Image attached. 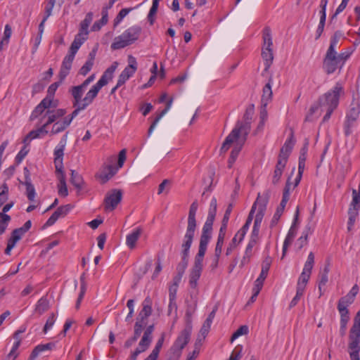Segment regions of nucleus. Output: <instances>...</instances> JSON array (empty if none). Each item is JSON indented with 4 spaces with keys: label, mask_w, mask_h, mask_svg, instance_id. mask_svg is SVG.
<instances>
[{
    "label": "nucleus",
    "mask_w": 360,
    "mask_h": 360,
    "mask_svg": "<svg viewBox=\"0 0 360 360\" xmlns=\"http://www.w3.org/2000/svg\"><path fill=\"white\" fill-rule=\"evenodd\" d=\"M217 199L212 198L210 201L208 214L202 229L198 252L195 257L193 268L202 270L204 256L207 251V245L212 238V226L217 214Z\"/></svg>",
    "instance_id": "1"
},
{
    "label": "nucleus",
    "mask_w": 360,
    "mask_h": 360,
    "mask_svg": "<svg viewBox=\"0 0 360 360\" xmlns=\"http://www.w3.org/2000/svg\"><path fill=\"white\" fill-rule=\"evenodd\" d=\"M344 93L343 87L340 83H336L332 89L325 93L319 99V106L321 110H326V113L323 118V122H327L339 104V98L341 94Z\"/></svg>",
    "instance_id": "2"
},
{
    "label": "nucleus",
    "mask_w": 360,
    "mask_h": 360,
    "mask_svg": "<svg viewBox=\"0 0 360 360\" xmlns=\"http://www.w3.org/2000/svg\"><path fill=\"white\" fill-rule=\"evenodd\" d=\"M94 14L92 12H89L86 14L85 18L81 21L78 33L75 35L73 41L70 47L69 53L67 56L75 58V56L81 47V46L88 39L89 34V27L93 20Z\"/></svg>",
    "instance_id": "3"
},
{
    "label": "nucleus",
    "mask_w": 360,
    "mask_h": 360,
    "mask_svg": "<svg viewBox=\"0 0 360 360\" xmlns=\"http://www.w3.org/2000/svg\"><path fill=\"white\" fill-rule=\"evenodd\" d=\"M348 349L351 360H360V309L349 331Z\"/></svg>",
    "instance_id": "4"
},
{
    "label": "nucleus",
    "mask_w": 360,
    "mask_h": 360,
    "mask_svg": "<svg viewBox=\"0 0 360 360\" xmlns=\"http://www.w3.org/2000/svg\"><path fill=\"white\" fill-rule=\"evenodd\" d=\"M141 33V27L139 25L129 27L122 34L115 38L114 41L110 46L111 49L118 50L134 44L138 40Z\"/></svg>",
    "instance_id": "5"
},
{
    "label": "nucleus",
    "mask_w": 360,
    "mask_h": 360,
    "mask_svg": "<svg viewBox=\"0 0 360 360\" xmlns=\"http://www.w3.org/2000/svg\"><path fill=\"white\" fill-rule=\"evenodd\" d=\"M72 98V103L75 110L69 117H64L67 121H70V124L72 120L76 117L80 111L85 110L90 105L96 98L90 93L87 92L84 98L74 92H69Z\"/></svg>",
    "instance_id": "6"
},
{
    "label": "nucleus",
    "mask_w": 360,
    "mask_h": 360,
    "mask_svg": "<svg viewBox=\"0 0 360 360\" xmlns=\"http://www.w3.org/2000/svg\"><path fill=\"white\" fill-rule=\"evenodd\" d=\"M263 46L262 50V57L264 60V71L267 72L270 68L273 60V41L271 37V31L269 27L263 30Z\"/></svg>",
    "instance_id": "7"
},
{
    "label": "nucleus",
    "mask_w": 360,
    "mask_h": 360,
    "mask_svg": "<svg viewBox=\"0 0 360 360\" xmlns=\"http://www.w3.org/2000/svg\"><path fill=\"white\" fill-rule=\"evenodd\" d=\"M192 332V326H186V328L182 330L174 342L173 345L169 349L170 354H172L176 357L180 358L182 350L189 342Z\"/></svg>",
    "instance_id": "8"
},
{
    "label": "nucleus",
    "mask_w": 360,
    "mask_h": 360,
    "mask_svg": "<svg viewBox=\"0 0 360 360\" xmlns=\"http://www.w3.org/2000/svg\"><path fill=\"white\" fill-rule=\"evenodd\" d=\"M255 112V105L250 104L245 112L243 120L238 121L234 128H238L241 133L243 140H246L250 131L251 122Z\"/></svg>",
    "instance_id": "9"
},
{
    "label": "nucleus",
    "mask_w": 360,
    "mask_h": 360,
    "mask_svg": "<svg viewBox=\"0 0 360 360\" xmlns=\"http://www.w3.org/2000/svg\"><path fill=\"white\" fill-rule=\"evenodd\" d=\"M342 68L338 57V52L336 51L327 50L323 61V69L326 73L331 75L338 69H341Z\"/></svg>",
    "instance_id": "10"
},
{
    "label": "nucleus",
    "mask_w": 360,
    "mask_h": 360,
    "mask_svg": "<svg viewBox=\"0 0 360 360\" xmlns=\"http://www.w3.org/2000/svg\"><path fill=\"white\" fill-rule=\"evenodd\" d=\"M117 66V63H114L110 67H109L101 77L99 80L93 85L91 89L88 91L95 98L97 97L98 92L103 86H105L110 80L113 77V73L115 71Z\"/></svg>",
    "instance_id": "11"
},
{
    "label": "nucleus",
    "mask_w": 360,
    "mask_h": 360,
    "mask_svg": "<svg viewBox=\"0 0 360 360\" xmlns=\"http://www.w3.org/2000/svg\"><path fill=\"white\" fill-rule=\"evenodd\" d=\"M122 198V192L119 189H112L108 191L104 199V209L105 211L114 210Z\"/></svg>",
    "instance_id": "12"
},
{
    "label": "nucleus",
    "mask_w": 360,
    "mask_h": 360,
    "mask_svg": "<svg viewBox=\"0 0 360 360\" xmlns=\"http://www.w3.org/2000/svg\"><path fill=\"white\" fill-rule=\"evenodd\" d=\"M198 205L197 201H194L190 206L188 216V224L186 227V231L184 236L193 237L195 236L197 223L195 219L196 212L198 210Z\"/></svg>",
    "instance_id": "13"
},
{
    "label": "nucleus",
    "mask_w": 360,
    "mask_h": 360,
    "mask_svg": "<svg viewBox=\"0 0 360 360\" xmlns=\"http://www.w3.org/2000/svg\"><path fill=\"white\" fill-rule=\"evenodd\" d=\"M246 140H243V137L241 133L239 131L238 128H233L231 132L225 139L221 147V153L226 152L231 147V146L238 142L245 143Z\"/></svg>",
    "instance_id": "14"
},
{
    "label": "nucleus",
    "mask_w": 360,
    "mask_h": 360,
    "mask_svg": "<svg viewBox=\"0 0 360 360\" xmlns=\"http://www.w3.org/2000/svg\"><path fill=\"white\" fill-rule=\"evenodd\" d=\"M155 329L154 324H151L148 326L143 332V335L139 343V347L135 349V351H139V353L141 354L149 347L150 343L153 340V333Z\"/></svg>",
    "instance_id": "15"
},
{
    "label": "nucleus",
    "mask_w": 360,
    "mask_h": 360,
    "mask_svg": "<svg viewBox=\"0 0 360 360\" xmlns=\"http://www.w3.org/2000/svg\"><path fill=\"white\" fill-rule=\"evenodd\" d=\"M298 216H299V207H297V210L295 211V215H294L292 224L291 225V226L288 231V233L285 238V240L283 242V257H284V255L287 251L288 247L292 243V242L293 241V240L297 234V227L296 226V224L298 221Z\"/></svg>",
    "instance_id": "16"
},
{
    "label": "nucleus",
    "mask_w": 360,
    "mask_h": 360,
    "mask_svg": "<svg viewBox=\"0 0 360 360\" xmlns=\"http://www.w3.org/2000/svg\"><path fill=\"white\" fill-rule=\"evenodd\" d=\"M72 209V205L70 204L58 207L48 219L44 224V226H51L53 225L59 218L65 217Z\"/></svg>",
    "instance_id": "17"
},
{
    "label": "nucleus",
    "mask_w": 360,
    "mask_h": 360,
    "mask_svg": "<svg viewBox=\"0 0 360 360\" xmlns=\"http://www.w3.org/2000/svg\"><path fill=\"white\" fill-rule=\"evenodd\" d=\"M193 237L184 236L181 243V261L179 263L186 269L188 263L190 248L193 241Z\"/></svg>",
    "instance_id": "18"
},
{
    "label": "nucleus",
    "mask_w": 360,
    "mask_h": 360,
    "mask_svg": "<svg viewBox=\"0 0 360 360\" xmlns=\"http://www.w3.org/2000/svg\"><path fill=\"white\" fill-rule=\"evenodd\" d=\"M359 113L360 108L358 107L352 108L347 113L345 123V133L347 136H349L352 133L351 128L359 117Z\"/></svg>",
    "instance_id": "19"
},
{
    "label": "nucleus",
    "mask_w": 360,
    "mask_h": 360,
    "mask_svg": "<svg viewBox=\"0 0 360 360\" xmlns=\"http://www.w3.org/2000/svg\"><path fill=\"white\" fill-rule=\"evenodd\" d=\"M52 106L49 98H44L33 110L30 117V120H34Z\"/></svg>",
    "instance_id": "20"
},
{
    "label": "nucleus",
    "mask_w": 360,
    "mask_h": 360,
    "mask_svg": "<svg viewBox=\"0 0 360 360\" xmlns=\"http://www.w3.org/2000/svg\"><path fill=\"white\" fill-rule=\"evenodd\" d=\"M67 138L68 134H65L60 139L58 144L54 149L53 155H54V163H60L62 164L63 158L64 155V150L67 143Z\"/></svg>",
    "instance_id": "21"
},
{
    "label": "nucleus",
    "mask_w": 360,
    "mask_h": 360,
    "mask_svg": "<svg viewBox=\"0 0 360 360\" xmlns=\"http://www.w3.org/2000/svg\"><path fill=\"white\" fill-rule=\"evenodd\" d=\"M295 142L296 141L294 137V133L292 131H291L289 137L287 139L283 146L281 147L278 156L288 159V157L292 150Z\"/></svg>",
    "instance_id": "22"
},
{
    "label": "nucleus",
    "mask_w": 360,
    "mask_h": 360,
    "mask_svg": "<svg viewBox=\"0 0 360 360\" xmlns=\"http://www.w3.org/2000/svg\"><path fill=\"white\" fill-rule=\"evenodd\" d=\"M119 168L112 164L105 166L98 174V178L104 184L111 179L117 172Z\"/></svg>",
    "instance_id": "23"
},
{
    "label": "nucleus",
    "mask_w": 360,
    "mask_h": 360,
    "mask_svg": "<svg viewBox=\"0 0 360 360\" xmlns=\"http://www.w3.org/2000/svg\"><path fill=\"white\" fill-rule=\"evenodd\" d=\"M73 60L74 58H71V57L68 56H65L59 72V78L60 82H63L69 75Z\"/></svg>",
    "instance_id": "24"
},
{
    "label": "nucleus",
    "mask_w": 360,
    "mask_h": 360,
    "mask_svg": "<svg viewBox=\"0 0 360 360\" xmlns=\"http://www.w3.org/2000/svg\"><path fill=\"white\" fill-rule=\"evenodd\" d=\"M94 75H90L81 84L71 86L69 89V92H74L77 94L83 96L86 90L87 86L94 80Z\"/></svg>",
    "instance_id": "25"
},
{
    "label": "nucleus",
    "mask_w": 360,
    "mask_h": 360,
    "mask_svg": "<svg viewBox=\"0 0 360 360\" xmlns=\"http://www.w3.org/2000/svg\"><path fill=\"white\" fill-rule=\"evenodd\" d=\"M353 302V299L349 295L341 297L338 303V309L340 316L349 315L347 307Z\"/></svg>",
    "instance_id": "26"
},
{
    "label": "nucleus",
    "mask_w": 360,
    "mask_h": 360,
    "mask_svg": "<svg viewBox=\"0 0 360 360\" xmlns=\"http://www.w3.org/2000/svg\"><path fill=\"white\" fill-rule=\"evenodd\" d=\"M137 70V62L135 57L131 55L128 56V65L122 71L127 79L132 77Z\"/></svg>",
    "instance_id": "27"
},
{
    "label": "nucleus",
    "mask_w": 360,
    "mask_h": 360,
    "mask_svg": "<svg viewBox=\"0 0 360 360\" xmlns=\"http://www.w3.org/2000/svg\"><path fill=\"white\" fill-rule=\"evenodd\" d=\"M266 210V199H264V200H261V202L259 205V210H257V212L256 213V215L255 217V221H254V224H253L254 228L260 229V226H261L262 219L264 218V216L265 214Z\"/></svg>",
    "instance_id": "28"
},
{
    "label": "nucleus",
    "mask_w": 360,
    "mask_h": 360,
    "mask_svg": "<svg viewBox=\"0 0 360 360\" xmlns=\"http://www.w3.org/2000/svg\"><path fill=\"white\" fill-rule=\"evenodd\" d=\"M273 83V78L271 76L269 79L268 82L263 87L262 96L261 99V103L268 104L272 99V90L271 84Z\"/></svg>",
    "instance_id": "29"
},
{
    "label": "nucleus",
    "mask_w": 360,
    "mask_h": 360,
    "mask_svg": "<svg viewBox=\"0 0 360 360\" xmlns=\"http://www.w3.org/2000/svg\"><path fill=\"white\" fill-rule=\"evenodd\" d=\"M142 232L141 228H136L133 231L127 236L126 244L130 249H134L136 246V243L139 238Z\"/></svg>",
    "instance_id": "30"
},
{
    "label": "nucleus",
    "mask_w": 360,
    "mask_h": 360,
    "mask_svg": "<svg viewBox=\"0 0 360 360\" xmlns=\"http://www.w3.org/2000/svg\"><path fill=\"white\" fill-rule=\"evenodd\" d=\"M172 101H173V99L171 98L167 102V104H166V107L165 108L161 111V112L157 115V117L155 118V120H153V122H152L151 125L150 126L149 129H148V136H150L153 131L154 130V129L155 128L156 125L158 124V123L159 122V121L160 120V119L168 112V110L170 109L171 108V105L172 104Z\"/></svg>",
    "instance_id": "31"
},
{
    "label": "nucleus",
    "mask_w": 360,
    "mask_h": 360,
    "mask_svg": "<svg viewBox=\"0 0 360 360\" xmlns=\"http://www.w3.org/2000/svg\"><path fill=\"white\" fill-rule=\"evenodd\" d=\"M306 159H307V155H304V154H301V153L300 154L299 162H298V174L295 179V184L293 186V188H295L296 186H297L301 181L302 174L304 172V167H305Z\"/></svg>",
    "instance_id": "32"
},
{
    "label": "nucleus",
    "mask_w": 360,
    "mask_h": 360,
    "mask_svg": "<svg viewBox=\"0 0 360 360\" xmlns=\"http://www.w3.org/2000/svg\"><path fill=\"white\" fill-rule=\"evenodd\" d=\"M165 336V334L163 333L161 335V337L157 341L154 349H153L150 355L145 360H157L160 351L164 343Z\"/></svg>",
    "instance_id": "33"
},
{
    "label": "nucleus",
    "mask_w": 360,
    "mask_h": 360,
    "mask_svg": "<svg viewBox=\"0 0 360 360\" xmlns=\"http://www.w3.org/2000/svg\"><path fill=\"white\" fill-rule=\"evenodd\" d=\"M66 114V110L65 109H55L50 110L49 108L45 114L40 118V122H42L43 119L46 117V115H49L53 119L54 122L59 118L63 117Z\"/></svg>",
    "instance_id": "34"
},
{
    "label": "nucleus",
    "mask_w": 360,
    "mask_h": 360,
    "mask_svg": "<svg viewBox=\"0 0 360 360\" xmlns=\"http://www.w3.org/2000/svg\"><path fill=\"white\" fill-rule=\"evenodd\" d=\"M202 270L193 268L191 269L189 274V285L191 288H196L198 286V281L199 280Z\"/></svg>",
    "instance_id": "35"
},
{
    "label": "nucleus",
    "mask_w": 360,
    "mask_h": 360,
    "mask_svg": "<svg viewBox=\"0 0 360 360\" xmlns=\"http://www.w3.org/2000/svg\"><path fill=\"white\" fill-rule=\"evenodd\" d=\"M257 243L254 240H249V242L246 246V248H245L244 256L240 262V266H243L245 264L249 262L250 259L253 254L252 249L256 245Z\"/></svg>",
    "instance_id": "36"
},
{
    "label": "nucleus",
    "mask_w": 360,
    "mask_h": 360,
    "mask_svg": "<svg viewBox=\"0 0 360 360\" xmlns=\"http://www.w3.org/2000/svg\"><path fill=\"white\" fill-rule=\"evenodd\" d=\"M24 184L26 186V195L30 201L34 200L36 192L34 185L31 182V179L28 175H26Z\"/></svg>",
    "instance_id": "37"
},
{
    "label": "nucleus",
    "mask_w": 360,
    "mask_h": 360,
    "mask_svg": "<svg viewBox=\"0 0 360 360\" xmlns=\"http://www.w3.org/2000/svg\"><path fill=\"white\" fill-rule=\"evenodd\" d=\"M70 125V121H67L65 118L62 121L54 123L51 131V134H56L63 131Z\"/></svg>",
    "instance_id": "38"
},
{
    "label": "nucleus",
    "mask_w": 360,
    "mask_h": 360,
    "mask_svg": "<svg viewBox=\"0 0 360 360\" xmlns=\"http://www.w3.org/2000/svg\"><path fill=\"white\" fill-rule=\"evenodd\" d=\"M310 272H305L302 271L297 281V289L304 291L306 285L310 278Z\"/></svg>",
    "instance_id": "39"
},
{
    "label": "nucleus",
    "mask_w": 360,
    "mask_h": 360,
    "mask_svg": "<svg viewBox=\"0 0 360 360\" xmlns=\"http://www.w3.org/2000/svg\"><path fill=\"white\" fill-rule=\"evenodd\" d=\"M70 182L77 189L80 190L82 188L84 184L83 179L82 176L75 170H71Z\"/></svg>",
    "instance_id": "40"
},
{
    "label": "nucleus",
    "mask_w": 360,
    "mask_h": 360,
    "mask_svg": "<svg viewBox=\"0 0 360 360\" xmlns=\"http://www.w3.org/2000/svg\"><path fill=\"white\" fill-rule=\"evenodd\" d=\"M49 307V301L45 297L40 298L35 307V311L39 314H42L48 310Z\"/></svg>",
    "instance_id": "41"
},
{
    "label": "nucleus",
    "mask_w": 360,
    "mask_h": 360,
    "mask_svg": "<svg viewBox=\"0 0 360 360\" xmlns=\"http://www.w3.org/2000/svg\"><path fill=\"white\" fill-rule=\"evenodd\" d=\"M348 215L349 219L347 222V229L350 231L352 229L358 216V209L349 207L348 210Z\"/></svg>",
    "instance_id": "42"
},
{
    "label": "nucleus",
    "mask_w": 360,
    "mask_h": 360,
    "mask_svg": "<svg viewBox=\"0 0 360 360\" xmlns=\"http://www.w3.org/2000/svg\"><path fill=\"white\" fill-rule=\"evenodd\" d=\"M269 194L268 191L264 193H263L262 195H261L260 193H259L258 195H257V200L253 203V205H252V206L251 207L250 213H252V214H254L255 211H256L257 207H257V210H259V205H260L261 200H262L264 199H266V205H267L268 202H269Z\"/></svg>",
    "instance_id": "43"
},
{
    "label": "nucleus",
    "mask_w": 360,
    "mask_h": 360,
    "mask_svg": "<svg viewBox=\"0 0 360 360\" xmlns=\"http://www.w3.org/2000/svg\"><path fill=\"white\" fill-rule=\"evenodd\" d=\"M59 185H58V194L61 196L65 197L68 195V188L65 181V175L58 176Z\"/></svg>",
    "instance_id": "44"
},
{
    "label": "nucleus",
    "mask_w": 360,
    "mask_h": 360,
    "mask_svg": "<svg viewBox=\"0 0 360 360\" xmlns=\"http://www.w3.org/2000/svg\"><path fill=\"white\" fill-rule=\"evenodd\" d=\"M329 269L328 267H325L323 269V271L321 273L320 275V279L319 281V290L320 292V296L323 295L322 292V288L326 285L327 283L328 278V274Z\"/></svg>",
    "instance_id": "45"
},
{
    "label": "nucleus",
    "mask_w": 360,
    "mask_h": 360,
    "mask_svg": "<svg viewBox=\"0 0 360 360\" xmlns=\"http://www.w3.org/2000/svg\"><path fill=\"white\" fill-rule=\"evenodd\" d=\"M132 10V8H122L117 15L113 21V27L115 28L124 18V17Z\"/></svg>",
    "instance_id": "46"
},
{
    "label": "nucleus",
    "mask_w": 360,
    "mask_h": 360,
    "mask_svg": "<svg viewBox=\"0 0 360 360\" xmlns=\"http://www.w3.org/2000/svg\"><path fill=\"white\" fill-rule=\"evenodd\" d=\"M342 36L340 31H336L334 34L331 37L330 40V45L328 48V51H335L336 46L339 42L340 38Z\"/></svg>",
    "instance_id": "47"
},
{
    "label": "nucleus",
    "mask_w": 360,
    "mask_h": 360,
    "mask_svg": "<svg viewBox=\"0 0 360 360\" xmlns=\"http://www.w3.org/2000/svg\"><path fill=\"white\" fill-rule=\"evenodd\" d=\"M314 264V255L312 252H310L307 257V261L304 263L302 271L305 272H310V274H311V270L313 269Z\"/></svg>",
    "instance_id": "48"
},
{
    "label": "nucleus",
    "mask_w": 360,
    "mask_h": 360,
    "mask_svg": "<svg viewBox=\"0 0 360 360\" xmlns=\"http://www.w3.org/2000/svg\"><path fill=\"white\" fill-rule=\"evenodd\" d=\"M55 346L54 343L49 342L44 345H39L34 347V349L32 350L34 352V355H39L42 352L46 351V350H51L53 347Z\"/></svg>",
    "instance_id": "49"
},
{
    "label": "nucleus",
    "mask_w": 360,
    "mask_h": 360,
    "mask_svg": "<svg viewBox=\"0 0 360 360\" xmlns=\"http://www.w3.org/2000/svg\"><path fill=\"white\" fill-rule=\"evenodd\" d=\"M0 218H1V220H0V236H1L5 232L6 229L8 226V223L11 220V217L7 214L0 213Z\"/></svg>",
    "instance_id": "50"
},
{
    "label": "nucleus",
    "mask_w": 360,
    "mask_h": 360,
    "mask_svg": "<svg viewBox=\"0 0 360 360\" xmlns=\"http://www.w3.org/2000/svg\"><path fill=\"white\" fill-rule=\"evenodd\" d=\"M22 236L23 235L15 229L12 231L11 236L8 240L7 243L15 247L16 243L22 238Z\"/></svg>",
    "instance_id": "51"
},
{
    "label": "nucleus",
    "mask_w": 360,
    "mask_h": 360,
    "mask_svg": "<svg viewBox=\"0 0 360 360\" xmlns=\"http://www.w3.org/2000/svg\"><path fill=\"white\" fill-rule=\"evenodd\" d=\"M60 82H61L60 81L54 82L49 86L48 91H47V96L45 98H49L51 104H53L54 94H55L57 89L58 88Z\"/></svg>",
    "instance_id": "52"
},
{
    "label": "nucleus",
    "mask_w": 360,
    "mask_h": 360,
    "mask_svg": "<svg viewBox=\"0 0 360 360\" xmlns=\"http://www.w3.org/2000/svg\"><path fill=\"white\" fill-rule=\"evenodd\" d=\"M249 332V328L247 326L243 325L240 326L232 335L231 340L233 342L234 340L237 339L238 337L247 335Z\"/></svg>",
    "instance_id": "53"
},
{
    "label": "nucleus",
    "mask_w": 360,
    "mask_h": 360,
    "mask_svg": "<svg viewBox=\"0 0 360 360\" xmlns=\"http://www.w3.org/2000/svg\"><path fill=\"white\" fill-rule=\"evenodd\" d=\"M243 346L241 345H237L230 356L229 360H240L242 357Z\"/></svg>",
    "instance_id": "54"
},
{
    "label": "nucleus",
    "mask_w": 360,
    "mask_h": 360,
    "mask_svg": "<svg viewBox=\"0 0 360 360\" xmlns=\"http://www.w3.org/2000/svg\"><path fill=\"white\" fill-rule=\"evenodd\" d=\"M266 277V275L260 273L259 277L255 281V284L252 288L261 291Z\"/></svg>",
    "instance_id": "55"
},
{
    "label": "nucleus",
    "mask_w": 360,
    "mask_h": 360,
    "mask_svg": "<svg viewBox=\"0 0 360 360\" xmlns=\"http://www.w3.org/2000/svg\"><path fill=\"white\" fill-rule=\"evenodd\" d=\"M20 344L21 343H20L19 340L14 342V343L12 346V348L8 354V358H13V360H15L18 357V349Z\"/></svg>",
    "instance_id": "56"
},
{
    "label": "nucleus",
    "mask_w": 360,
    "mask_h": 360,
    "mask_svg": "<svg viewBox=\"0 0 360 360\" xmlns=\"http://www.w3.org/2000/svg\"><path fill=\"white\" fill-rule=\"evenodd\" d=\"M29 149H27V146H23V148L18 152V153L15 156V161L16 164H20L25 158V157L27 155Z\"/></svg>",
    "instance_id": "57"
},
{
    "label": "nucleus",
    "mask_w": 360,
    "mask_h": 360,
    "mask_svg": "<svg viewBox=\"0 0 360 360\" xmlns=\"http://www.w3.org/2000/svg\"><path fill=\"white\" fill-rule=\"evenodd\" d=\"M283 211L284 210H280L279 208L276 209V212L274 213V214L271 219V223H270L271 228H273L274 226H275L277 224L281 215L283 213Z\"/></svg>",
    "instance_id": "58"
},
{
    "label": "nucleus",
    "mask_w": 360,
    "mask_h": 360,
    "mask_svg": "<svg viewBox=\"0 0 360 360\" xmlns=\"http://www.w3.org/2000/svg\"><path fill=\"white\" fill-rule=\"evenodd\" d=\"M287 162H288V159H286L285 158L278 156L277 163L275 167V169L276 170L278 169V171L283 172V170L285 167Z\"/></svg>",
    "instance_id": "59"
},
{
    "label": "nucleus",
    "mask_w": 360,
    "mask_h": 360,
    "mask_svg": "<svg viewBox=\"0 0 360 360\" xmlns=\"http://www.w3.org/2000/svg\"><path fill=\"white\" fill-rule=\"evenodd\" d=\"M108 20L101 17L99 20L96 21L91 27V31L96 32L101 29V27L108 23Z\"/></svg>",
    "instance_id": "60"
},
{
    "label": "nucleus",
    "mask_w": 360,
    "mask_h": 360,
    "mask_svg": "<svg viewBox=\"0 0 360 360\" xmlns=\"http://www.w3.org/2000/svg\"><path fill=\"white\" fill-rule=\"evenodd\" d=\"M271 264V259L270 257H266L262 262V270H261L260 273L268 276V273H269V271L270 269Z\"/></svg>",
    "instance_id": "61"
},
{
    "label": "nucleus",
    "mask_w": 360,
    "mask_h": 360,
    "mask_svg": "<svg viewBox=\"0 0 360 360\" xmlns=\"http://www.w3.org/2000/svg\"><path fill=\"white\" fill-rule=\"evenodd\" d=\"M250 224H251L245 222L243 227L236 233V236H239V242H241L243 240Z\"/></svg>",
    "instance_id": "62"
},
{
    "label": "nucleus",
    "mask_w": 360,
    "mask_h": 360,
    "mask_svg": "<svg viewBox=\"0 0 360 360\" xmlns=\"http://www.w3.org/2000/svg\"><path fill=\"white\" fill-rule=\"evenodd\" d=\"M360 203V194L357 193L356 190L352 191V201L349 207L357 208L358 204Z\"/></svg>",
    "instance_id": "63"
},
{
    "label": "nucleus",
    "mask_w": 360,
    "mask_h": 360,
    "mask_svg": "<svg viewBox=\"0 0 360 360\" xmlns=\"http://www.w3.org/2000/svg\"><path fill=\"white\" fill-rule=\"evenodd\" d=\"M93 65L94 64L92 63L86 61L85 63L80 68L79 73L83 76L86 75L89 73V72L91 70Z\"/></svg>",
    "instance_id": "64"
}]
</instances>
